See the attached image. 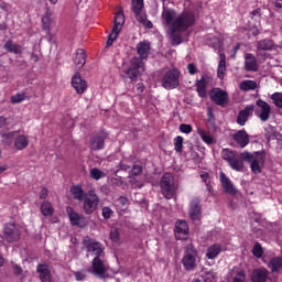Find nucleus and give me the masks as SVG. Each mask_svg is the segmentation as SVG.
I'll list each match as a JSON object with an SVG mask.
<instances>
[{
  "instance_id": "nucleus-29",
  "label": "nucleus",
  "mask_w": 282,
  "mask_h": 282,
  "mask_svg": "<svg viewBox=\"0 0 282 282\" xmlns=\"http://www.w3.org/2000/svg\"><path fill=\"white\" fill-rule=\"evenodd\" d=\"M74 63L77 69H83V67H85V64L87 63V53H85V50L78 48L76 51Z\"/></svg>"
},
{
  "instance_id": "nucleus-23",
  "label": "nucleus",
  "mask_w": 282,
  "mask_h": 282,
  "mask_svg": "<svg viewBox=\"0 0 282 282\" xmlns=\"http://www.w3.org/2000/svg\"><path fill=\"white\" fill-rule=\"evenodd\" d=\"M252 111H254V105H248L245 109L240 110L237 117V124L240 127H246L248 118L252 116Z\"/></svg>"
},
{
  "instance_id": "nucleus-37",
  "label": "nucleus",
  "mask_w": 282,
  "mask_h": 282,
  "mask_svg": "<svg viewBox=\"0 0 282 282\" xmlns=\"http://www.w3.org/2000/svg\"><path fill=\"white\" fill-rule=\"evenodd\" d=\"M41 213L44 217H52L54 215V207L48 200H44L41 205Z\"/></svg>"
},
{
  "instance_id": "nucleus-33",
  "label": "nucleus",
  "mask_w": 282,
  "mask_h": 282,
  "mask_svg": "<svg viewBox=\"0 0 282 282\" xmlns=\"http://www.w3.org/2000/svg\"><path fill=\"white\" fill-rule=\"evenodd\" d=\"M3 48L7 52H10L11 54H22L23 53V47L19 44H14V42H12V40L7 41L6 44L3 45Z\"/></svg>"
},
{
  "instance_id": "nucleus-52",
  "label": "nucleus",
  "mask_w": 282,
  "mask_h": 282,
  "mask_svg": "<svg viewBox=\"0 0 282 282\" xmlns=\"http://www.w3.org/2000/svg\"><path fill=\"white\" fill-rule=\"evenodd\" d=\"M180 132L181 133H192L193 132V126L186 124V123H181L180 124Z\"/></svg>"
},
{
  "instance_id": "nucleus-45",
  "label": "nucleus",
  "mask_w": 282,
  "mask_h": 282,
  "mask_svg": "<svg viewBox=\"0 0 282 282\" xmlns=\"http://www.w3.org/2000/svg\"><path fill=\"white\" fill-rule=\"evenodd\" d=\"M252 254L257 259H261L263 257V247H261V243L256 242L252 248Z\"/></svg>"
},
{
  "instance_id": "nucleus-21",
  "label": "nucleus",
  "mask_w": 282,
  "mask_h": 282,
  "mask_svg": "<svg viewBox=\"0 0 282 282\" xmlns=\"http://www.w3.org/2000/svg\"><path fill=\"white\" fill-rule=\"evenodd\" d=\"M209 83H210V77L208 75H203L200 79L196 80L195 87L199 98H206V96H208V91L206 90V87H208Z\"/></svg>"
},
{
  "instance_id": "nucleus-51",
  "label": "nucleus",
  "mask_w": 282,
  "mask_h": 282,
  "mask_svg": "<svg viewBox=\"0 0 282 282\" xmlns=\"http://www.w3.org/2000/svg\"><path fill=\"white\" fill-rule=\"evenodd\" d=\"M141 174H142V165L134 164L131 169L130 175L138 177V175H141Z\"/></svg>"
},
{
  "instance_id": "nucleus-19",
  "label": "nucleus",
  "mask_w": 282,
  "mask_h": 282,
  "mask_svg": "<svg viewBox=\"0 0 282 282\" xmlns=\"http://www.w3.org/2000/svg\"><path fill=\"white\" fill-rule=\"evenodd\" d=\"M231 138L239 149H246V147L250 144V135L246 130H238Z\"/></svg>"
},
{
  "instance_id": "nucleus-32",
  "label": "nucleus",
  "mask_w": 282,
  "mask_h": 282,
  "mask_svg": "<svg viewBox=\"0 0 282 282\" xmlns=\"http://www.w3.org/2000/svg\"><path fill=\"white\" fill-rule=\"evenodd\" d=\"M29 144H30V140L28 139V137L23 134L18 135L14 140V147L17 151H23L28 149Z\"/></svg>"
},
{
  "instance_id": "nucleus-28",
  "label": "nucleus",
  "mask_w": 282,
  "mask_h": 282,
  "mask_svg": "<svg viewBox=\"0 0 282 282\" xmlns=\"http://www.w3.org/2000/svg\"><path fill=\"white\" fill-rule=\"evenodd\" d=\"M220 254H221V245L214 243L207 248L205 257L209 261H215V259H217V257H219Z\"/></svg>"
},
{
  "instance_id": "nucleus-38",
  "label": "nucleus",
  "mask_w": 282,
  "mask_h": 282,
  "mask_svg": "<svg viewBox=\"0 0 282 282\" xmlns=\"http://www.w3.org/2000/svg\"><path fill=\"white\" fill-rule=\"evenodd\" d=\"M51 26H52V10L47 8L44 15L42 17V29L50 30Z\"/></svg>"
},
{
  "instance_id": "nucleus-44",
  "label": "nucleus",
  "mask_w": 282,
  "mask_h": 282,
  "mask_svg": "<svg viewBox=\"0 0 282 282\" xmlns=\"http://www.w3.org/2000/svg\"><path fill=\"white\" fill-rule=\"evenodd\" d=\"M271 100L278 109H282V93H274L271 95Z\"/></svg>"
},
{
  "instance_id": "nucleus-36",
  "label": "nucleus",
  "mask_w": 282,
  "mask_h": 282,
  "mask_svg": "<svg viewBox=\"0 0 282 282\" xmlns=\"http://www.w3.org/2000/svg\"><path fill=\"white\" fill-rule=\"evenodd\" d=\"M197 133L199 135V138L203 140V142H205V144H215L217 141L215 140V138H213V135H210L209 132H206V130L199 128L197 130Z\"/></svg>"
},
{
  "instance_id": "nucleus-20",
  "label": "nucleus",
  "mask_w": 282,
  "mask_h": 282,
  "mask_svg": "<svg viewBox=\"0 0 282 282\" xmlns=\"http://www.w3.org/2000/svg\"><path fill=\"white\" fill-rule=\"evenodd\" d=\"M70 85L75 89L76 94H85V91H87V80L83 79L80 73H76L72 77Z\"/></svg>"
},
{
  "instance_id": "nucleus-58",
  "label": "nucleus",
  "mask_w": 282,
  "mask_h": 282,
  "mask_svg": "<svg viewBox=\"0 0 282 282\" xmlns=\"http://www.w3.org/2000/svg\"><path fill=\"white\" fill-rule=\"evenodd\" d=\"M129 169H131V165L124 164V162H120L118 164V171L116 172V175H118V173H120V171H129Z\"/></svg>"
},
{
  "instance_id": "nucleus-27",
  "label": "nucleus",
  "mask_w": 282,
  "mask_h": 282,
  "mask_svg": "<svg viewBox=\"0 0 282 282\" xmlns=\"http://www.w3.org/2000/svg\"><path fill=\"white\" fill-rule=\"evenodd\" d=\"M36 272L40 274L42 282H52V272L47 264H37Z\"/></svg>"
},
{
  "instance_id": "nucleus-15",
  "label": "nucleus",
  "mask_w": 282,
  "mask_h": 282,
  "mask_svg": "<svg viewBox=\"0 0 282 282\" xmlns=\"http://www.w3.org/2000/svg\"><path fill=\"white\" fill-rule=\"evenodd\" d=\"M66 213L68 215L69 221L72 226H77L78 228H85L87 226V219L85 216L76 213L74 207H67Z\"/></svg>"
},
{
  "instance_id": "nucleus-6",
  "label": "nucleus",
  "mask_w": 282,
  "mask_h": 282,
  "mask_svg": "<svg viewBox=\"0 0 282 282\" xmlns=\"http://www.w3.org/2000/svg\"><path fill=\"white\" fill-rule=\"evenodd\" d=\"M221 155H223V160L228 162L232 171H237L238 173L243 172V158H241V154L230 149H224L221 151Z\"/></svg>"
},
{
  "instance_id": "nucleus-49",
  "label": "nucleus",
  "mask_w": 282,
  "mask_h": 282,
  "mask_svg": "<svg viewBox=\"0 0 282 282\" xmlns=\"http://www.w3.org/2000/svg\"><path fill=\"white\" fill-rule=\"evenodd\" d=\"M75 281H85L87 279V270L82 269L74 272Z\"/></svg>"
},
{
  "instance_id": "nucleus-63",
  "label": "nucleus",
  "mask_w": 282,
  "mask_h": 282,
  "mask_svg": "<svg viewBox=\"0 0 282 282\" xmlns=\"http://www.w3.org/2000/svg\"><path fill=\"white\" fill-rule=\"evenodd\" d=\"M208 177H210V175L207 172H202L200 173V178L203 180V182L205 184H209L210 182H208Z\"/></svg>"
},
{
  "instance_id": "nucleus-1",
  "label": "nucleus",
  "mask_w": 282,
  "mask_h": 282,
  "mask_svg": "<svg viewBox=\"0 0 282 282\" xmlns=\"http://www.w3.org/2000/svg\"><path fill=\"white\" fill-rule=\"evenodd\" d=\"M137 54L139 57H133L130 61V66L123 70L130 83H137L138 78L144 74V59L151 54V42L143 41L137 44Z\"/></svg>"
},
{
  "instance_id": "nucleus-31",
  "label": "nucleus",
  "mask_w": 282,
  "mask_h": 282,
  "mask_svg": "<svg viewBox=\"0 0 282 282\" xmlns=\"http://www.w3.org/2000/svg\"><path fill=\"white\" fill-rule=\"evenodd\" d=\"M70 194L73 195V198L77 202H83L87 196V194H85V189H83V185L80 184L73 185L70 187Z\"/></svg>"
},
{
  "instance_id": "nucleus-34",
  "label": "nucleus",
  "mask_w": 282,
  "mask_h": 282,
  "mask_svg": "<svg viewBox=\"0 0 282 282\" xmlns=\"http://www.w3.org/2000/svg\"><path fill=\"white\" fill-rule=\"evenodd\" d=\"M219 64L217 68V76L220 80H224V76L226 74V54L219 53Z\"/></svg>"
},
{
  "instance_id": "nucleus-11",
  "label": "nucleus",
  "mask_w": 282,
  "mask_h": 282,
  "mask_svg": "<svg viewBox=\"0 0 282 282\" xmlns=\"http://www.w3.org/2000/svg\"><path fill=\"white\" fill-rule=\"evenodd\" d=\"M109 139V133L105 130H100L90 137V150L102 151L105 149V140Z\"/></svg>"
},
{
  "instance_id": "nucleus-12",
  "label": "nucleus",
  "mask_w": 282,
  "mask_h": 282,
  "mask_svg": "<svg viewBox=\"0 0 282 282\" xmlns=\"http://www.w3.org/2000/svg\"><path fill=\"white\" fill-rule=\"evenodd\" d=\"M256 105L260 109V112L259 110H256V116H258L261 122H268V120H270V113H272V108L270 105L263 99H258Z\"/></svg>"
},
{
  "instance_id": "nucleus-3",
  "label": "nucleus",
  "mask_w": 282,
  "mask_h": 282,
  "mask_svg": "<svg viewBox=\"0 0 282 282\" xmlns=\"http://www.w3.org/2000/svg\"><path fill=\"white\" fill-rule=\"evenodd\" d=\"M197 248L193 246V243L186 245L183 252V258L181 263L186 270V272H193L197 269V257H198Z\"/></svg>"
},
{
  "instance_id": "nucleus-10",
  "label": "nucleus",
  "mask_w": 282,
  "mask_h": 282,
  "mask_svg": "<svg viewBox=\"0 0 282 282\" xmlns=\"http://www.w3.org/2000/svg\"><path fill=\"white\" fill-rule=\"evenodd\" d=\"M87 272L97 276V279H105V274H107V262L105 261V257H95L91 260V265L88 268Z\"/></svg>"
},
{
  "instance_id": "nucleus-18",
  "label": "nucleus",
  "mask_w": 282,
  "mask_h": 282,
  "mask_svg": "<svg viewBox=\"0 0 282 282\" xmlns=\"http://www.w3.org/2000/svg\"><path fill=\"white\" fill-rule=\"evenodd\" d=\"M220 184L224 189V193L230 195L231 197H235V195H237V187H235L232 181H230V178H228V176L224 172L220 173Z\"/></svg>"
},
{
  "instance_id": "nucleus-30",
  "label": "nucleus",
  "mask_w": 282,
  "mask_h": 282,
  "mask_svg": "<svg viewBox=\"0 0 282 282\" xmlns=\"http://www.w3.org/2000/svg\"><path fill=\"white\" fill-rule=\"evenodd\" d=\"M267 267L269 268V270H271L272 274H274L276 272H281V270H282V257L271 258L268 261Z\"/></svg>"
},
{
  "instance_id": "nucleus-62",
  "label": "nucleus",
  "mask_w": 282,
  "mask_h": 282,
  "mask_svg": "<svg viewBox=\"0 0 282 282\" xmlns=\"http://www.w3.org/2000/svg\"><path fill=\"white\" fill-rule=\"evenodd\" d=\"M137 21H139V23H142V25L145 23L147 21V17L142 15V13L139 14H134Z\"/></svg>"
},
{
  "instance_id": "nucleus-17",
  "label": "nucleus",
  "mask_w": 282,
  "mask_h": 282,
  "mask_svg": "<svg viewBox=\"0 0 282 282\" xmlns=\"http://www.w3.org/2000/svg\"><path fill=\"white\" fill-rule=\"evenodd\" d=\"M188 223L186 220H177L175 223L174 235L177 240L182 241L188 239Z\"/></svg>"
},
{
  "instance_id": "nucleus-41",
  "label": "nucleus",
  "mask_w": 282,
  "mask_h": 282,
  "mask_svg": "<svg viewBox=\"0 0 282 282\" xmlns=\"http://www.w3.org/2000/svg\"><path fill=\"white\" fill-rule=\"evenodd\" d=\"M173 142L176 153H182L184 151V138L182 135H177L174 138Z\"/></svg>"
},
{
  "instance_id": "nucleus-16",
  "label": "nucleus",
  "mask_w": 282,
  "mask_h": 282,
  "mask_svg": "<svg viewBox=\"0 0 282 282\" xmlns=\"http://www.w3.org/2000/svg\"><path fill=\"white\" fill-rule=\"evenodd\" d=\"M202 217V200L199 197H194L189 204V219L197 221Z\"/></svg>"
},
{
  "instance_id": "nucleus-53",
  "label": "nucleus",
  "mask_w": 282,
  "mask_h": 282,
  "mask_svg": "<svg viewBox=\"0 0 282 282\" xmlns=\"http://www.w3.org/2000/svg\"><path fill=\"white\" fill-rule=\"evenodd\" d=\"M232 282H246V272L239 271V272L235 275Z\"/></svg>"
},
{
  "instance_id": "nucleus-13",
  "label": "nucleus",
  "mask_w": 282,
  "mask_h": 282,
  "mask_svg": "<svg viewBox=\"0 0 282 282\" xmlns=\"http://www.w3.org/2000/svg\"><path fill=\"white\" fill-rule=\"evenodd\" d=\"M209 98L215 105H218V107H224L225 105H228V93L220 88H214L209 93Z\"/></svg>"
},
{
  "instance_id": "nucleus-22",
  "label": "nucleus",
  "mask_w": 282,
  "mask_h": 282,
  "mask_svg": "<svg viewBox=\"0 0 282 282\" xmlns=\"http://www.w3.org/2000/svg\"><path fill=\"white\" fill-rule=\"evenodd\" d=\"M268 280H270V271L263 267L251 272V282H268Z\"/></svg>"
},
{
  "instance_id": "nucleus-9",
  "label": "nucleus",
  "mask_w": 282,
  "mask_h": 282,
  "mask_svg": "<svg viewBox=\"0 0 282 282\" xmlns=\"http://www.w3.org/2000/svg\"><path fill=\"white\" fill-rule=\"evenodd\" d=\"M82 250H86L87 254L90 257H105L102 243L89 237L84 238Z\"/></svg>"
},
{
  "instance_id": "nucleus-60",
  "label": "nucleus",
  "mask_w": 282,
  "mask_h": 282,
  "mask_svg": "<svg viewBox=\"0 0 282 282\" xmlns=\"http://www.w3.org/2000/svg\"><path fill=\"white\" fill-rule=\"evenodd\" d=\"M47 195H50V191L47 187H43L40 192V199H47Z\"/></svg>"
},
{
  "instance_id": "nucleus-40",
  "label": "nucleus",
  "mask_w": 282,
  "mask_h": 282,
  "mask_svg": "<svg viewBox=\"0 0 282 282\" xmlns=\"http://www.w3.org/2000/svg\"><path fill=\"white\" fill-rule=\"evenodd\" d=\"M241 91H252L257 89V82L254 80H242L240 83Z\"/></svg>"
},
{
  "instance_id": "nucleus-55",
  "label": "nucleus",
  "mask_w": 282,
  "mask_h": 282,
  "mask_svg": "<svg viewBox=\"0 0 282 282\" xmlns=\"http://www.w3.org/2000/svg\"><path fill=\"white\" fill-rule=\"evenodd\" d=\"M207 122H209L212 126H215V113L210 108L207 109Z\"/></svg>"
},
{
  "instance_id": "nucleus-26",
  "label": "nucleus",
  "mask_w": 282,
  "mask_h": 282,
  "mask_svg": "<svg viewBox=\"0 0 282 282\" xmlns=\"http://www.w3.org/2000/svg\"><path fill=\"white\" fill-rule=\"evenodd\" d=\"M245 58H246L245 61L246 72H257L259 69L257 57H254L251 53H246Z\"/></svg>"
},
{
  "instance_id": "nucleus-43",
  "label": "nucleus",
  "mask_w": 282,
  "mask_h": 282,
  "mask_svg": "<svg viewBox=\"0 0 282 282\" xmlns=\"http://www.w3.org/2000/svg\"><path fill=\"white\" fill-rule=\"evenodd\" d=\"M23 100H28V95H25V93H18L11 96L12 105H19V102H23Z\"/></svg>"
},
{
  "instance_id": "nucleus-24",
  "label": "nucleus",
  "mask_w": 282,
  "mask_h": 282,
  "mask_svg": "<svg viewBox=\"0 0 282 282\" xmlns=\"http://www.w3.org/2000/svg\"><path fill=\"white\" fill-rule=\"evenodd\" d=\"M274 50V41L270 39L260 40L257 43V55L263 56V52H270Z\"/></svg>"
},
{
  "instance_id": "nucleus-8",
  "label": "nucleus",
  "mask_w": 282,
  "mask_h": 282,
  "mask_svg": "<svg viewBox=\"0 0 282 282\" xmlns=\"http://www.w3.org/2000/svg\"><path fill=\"white\" fill-rule=\"evenodd\" d=\"M82 202H83V210L85 215H91L96 213V210H98V206L100 204V197H98V194H96V191L90 189Z\"/></svg>"
},
{
  "instance_id": "nucleus-42",
  "label": "nucleus",
  "mask_w": 282,
  "mask_h": 282,
  "mask_svg": "<svg viewBox=\"0 0 282 282\" xmlns=\"http://www.w3.org/2000/svg\"><path fill=\"white\" fill-rule=\"evenodd\" d=\"M142 8H144V0H132L133 14H142Z\"/></svg>"
},
{
  "instance_id": "nucleus-50",
  "label": "nucleus",
  "mask_w": 282,
  "mask_h": 282,
  "mask_svg": "<svg viewBox=\"0 0 282 282\" xmlns=\"http://www.w3.org/2000/svg\"><path fill=\"white\" fill-rule=\"evenodd\" d=\"M101 215L104 219H111V216L113 215V210L110 207H102Z\"/></svg>"
},
{
  "instance_id": "nucleus-39",
  "label": "nucleus",
  "mask_w": 282,
  "mask_h": 282,
  "mask_svg": "<svg viewBox=\"0 0 282 282\" xmlns=\"http://www.w3.org/2000/svg\"><path fill=\"white\" fill-rule=\"evenodd\" d=\"M122 25H124V13L119 12L115 15V24H113V32L117 30L121 31Z\"/></svg>"
},
{
  "instance_id": "nucleus-54",
  "label": "nucleus",
  "mask_w": 282,
  "mask_h": 282,
  "mask_svg": "<svg viewBox=\"0 0 282 282\" xmlns=\"http://www.w3.org/2000/svg\"><path fill=\"white\" fill-rule=\"evenodd\" d=\"M187 72L189 76H195V74H197V66L195 65V63H189L187 64Z\"/></svg>"
},
{
  "instance_id": "nucleus-5",
  "label": "nucleus",
  "mask_w": 282,
  "mask_h": 282,
  "mask_svg": "<svg viewBox=\"0 0 282 282\" xmlns=\"http://www.w3.org/2000/svg\"><path fill=\"white\" fill-rule=\"evenodd\" d=\"M241 158L245 162L250 163L252 173H256V175L261 173V166H263V164H265V152L264 151H258L254 153L242 152Z\"/></svg>"
},
{
  "instance_id": "nucleus-64",
  "label": "nucleus",
  "mask_w": 282,
  "mask_h": 282,
  "mask_svg": "<svg viewBox=\"0 0 282 282\" xmlns=\"http://www.w3.org/2000/svg\"><path fill=\"white\" fill-rule=\"evenodd\" d=\"M205 184L209 195L215 196V188L213 187V185L210 183H205Z\"/></svg>"
},
{
  "instance_id": "nucleus-25",
  "label": "nucleus",
  "mask_w": 282,
  "mask_h": 282,
  "mask_svg": "<svg viewBox=\"0 0 282 282\" xmlns=\"http://www.w3.org/2000/svg\"><path fill=\"white\" fill-rule=\"evenodd\" d=\"M161 17L165 22V25L170 26V32H172L173 22L177 19V12L175 9H163Z\"/></svg>"
},
{
  "instance_id": "nucleus-56",
  "label": "nucleus",
  "mask_w": 282,
  "mask_h": 282,
  "mask_svg": "<svg viewBox=\"0 0 282 282\" xmlns=\"http://www.w3.org/2000/svg\"><path fill=\"white\" fill-rule=\"evenodd\" d=\"M119 238H120V231H118L117 228H112L110 230V239H111V241H118Z\"/></svg>"
},
{
  "instance_id": "nucleus-59",
  "label": "nucleus",
  "mask_w": 282,
  "mask_h": 282,
  "mask_svg": "<svg viewBox=\"0 0 282 282\" xmlns=\"http://www.w3.org/2000/svg\"><path fill=\"white\" fill-rule=\"evenodd\" d=\"M13 272L17 276H21V274H23V269L19 264H13Z\"/></svg>"
},
{
  "instance_id": "nucleus-47",
  "label": "nucleus",
  "mask_w": 282,
  "mask_h": 282,
  "mask_svg": "<svg viewBox=\"0 0 282 282\" xmlns=\"http://www.w3.org/2000/svg\"><path fill=\"white\" fill-rule=\"evenodd\" d=\"M120 32L121 31L119 29L113 31V28H112V32L108 35V41H107L108 47H110V45H113V41H116V39H118V35L120 34Z\"/></svg>"
},
{
  "instance_id": "nucleus-46",
  "label": "nucleus",
  "mask_w": 282,
  "mask_h": 282,
  "mask_svg": "<svg viewBox=\"0 0 282 282\" xmlns=\"http://www.w3.org/2000/svg\"><path fill=\"white\" fill-rule=\"evenodd\" d=\"M90 177L96 181L102 180V177H105V173L100 171V169L94 167L90 170Z\"/></svg>"
},
{
  "instance_id": "nucleus-7",
  "label": "nucleus",
  "mask_w": 282,
  "mask_h": 282,
  "mask_svg": "<svg viewBox=\"0 0 282 282\" xmlns=\"http://www.w3.org/2000/svg\"><path fill=\"white\" fill-rule=\"evenodd\" d=\"M180 76H182L180 69H169L161 80L162 87L167 90L177 89V87H180Z\"/></svg>"
},
{
  "instance_id": "nucleus-4",
  "label": "nucleus",
  "mask_w": 282,
  "mask_h": 282,
  "mask_svg": "<svg viewBox=\"0 0 282 282\" xmlns=\"http://www.w3.org/2000/svg\"><path fill=\"white\" fill-rule=\"evenodd\" d=\"M161 193L165 199H173L177 195V185L175 176L171 173H164L160 181Z\"/></svg>"
},
{
  "instance_id": "nucleus-48",
  "label": "nucleus",
  "mask_w": 282,
  "mask_h": 282,
  "mask_svg": "<svg viewBox=\"0 0 282 282\" xmlns=\"http://www.w3.org/2000/svg\"><path fill=\"white\" fill-rule=\"evenodd\" d=\"M171 32L172 45H181L182 43V34L180 32Z\"/></svg>"
},
{
  "instance_id": "nucleus-2",
  "label": "nucleus",
  "mask_w": 282,
  "mask_h": 282,
  "mask_svg": "<svg viewBox=\"0 0 282 282\" xmlns=\"http://www.w3.org/2000/svg\"><path fill=\"white\" fill-rule=\"evenodd\" d=\"M195 25V13L183 11L172 23V32H187L189 28Z\"/></svg>"
},
{
  "instance_id": "nucleus-61",
  "label": "nucleus",
  "mask_w": 282,
  "mask_h": 282,
  "mask_svg": "<svg viewBox=\"0 0 282 282\" xmlns=\"http://www.w3.org/2000/svg\"><path fill=\"white\" fill-rule=\"evenodd\" d=\"M250 17H251V19H254V18L259 19L261 17V9L258 8L256 10L251 11Z\"/></svg>"
},
{
  "instance_id": "nucleus-14",
  "label": "nucleus",
  "mask_w": 282,
  "mask_h": 282,
  "mask_svg": "<svg viewBox=\"0 0 282 282\" xmlns=\"http://www.w3.org/2000/svg\"><path fill=\"white\" fill-rule=\"evenodd\" d=\"M3 235L9 243H14V241L21 239V231L15 224H7L3 228Z\"/></svg>"
},
{
  "instance_id": "nucleus-57",
  "label": "nucleus",
  "mask_w": 282,
  "mask_h": 282,
  "mask_svg": "<svg viewBox=\"0 0 282 282\" xmlns=\"http://www.w3.org/2000/svg\"><path fill=\"white\" fill-rule=\"evenodd\" d=\"M215 281V273L212 271H208L204 275V282H213Z\"/></svg>"
},
{
  "instance_id": "nucleus-35",
  "label": "nucleus",
  "mask_w": 282,
  "mask_h": 282,
  "mask_svg": "<svg viewBox=\"0 0 282 282\" xmlns=\"http://www.w3.org/2000/svg\"><path fill=\"white\" fill-rule=\"evenodd\" d=\"M264 137L268 142H271V140H276V138H279V132L274 126L268 124L264 128Z\"/></svg>"
}]
</instances>
